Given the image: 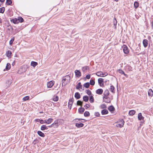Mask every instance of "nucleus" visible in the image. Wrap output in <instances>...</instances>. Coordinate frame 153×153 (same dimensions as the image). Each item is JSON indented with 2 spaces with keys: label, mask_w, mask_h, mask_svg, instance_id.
Here are the masks:
<instances>
[{
  "label": "nucleus",
  "mask_w": 153,
  "mask_h": 153,
  "mask_svg": "<svg viewBox=\"0 0 153 153\" xmlns=\"http://www.w3.org/2000/svg\"><path fill=\"white\" fill-rule=\"evenodd\" d=\"M15 64V62H13V63H12V65H14Z\"/></svg>",
  "instance_id": "774afa93"
},
{
  "label": "nucleus",
  "mask_w": 153,
  "mask_h": 153,
  "mask_svg": "<svg viewBox=\"0 0 153 153\" xmlns=\"http://www.w3.org/2000/svg\"><path fill=\"white\" fill-rule=\"evenodd\" d=\"M84 107L86 108L87 109L90 107V105L89 104H86L84 106Z\"/></svg>",
  "instance_id": "5fc2aeb1"
},
{
  "label": "nucleus",
  "mask_w": 153,
  "mask_h": 153,
  "mask_svg": "<svg viewBox=\"0 0 153 153\" xmlns=\"http://www.w3.org/2000/svg\"><path fill=\"white\" fill-rule=\"evenodd\" d=\"M98 83L100 86H102L103 85V84H102V85H101L102 83L103 82V79L102 78H99L98 79Z\"/></svg>",
  "instance_id": "a211bd4d"
},
{
  "label": "nucleus",
  "mask_w": 153,
  "mask_h": 153,
  "mask_svg": "<svg viewBox=\"0 0 153 153\" xmlns=\"http://www.w3.org/2000/svg\"><path fill=\"white\" fill-rule=\"evenodd\" d=\"M54 84V81L53 80L51 81L48 82L47 86L48 88L52 87Z\"/></svg>",
  "instance_id": "7ed1b4c3"
},
{
  "label": "nucleus",
  "mask_w": 153,
  "mask_h": 153,
  "mask_svg": "<svg viewBox=\"0 0 153 153\" xmlns=\"http://www.w3.org/2000/svg\"><path fill=\"white\" fill-rule=\"evenodd\" d=\"M82 85H81V82H79L78 83L77 85L76 86V89H78L79 88L82 89Z\"/></svg>",
  "instance_id": "bb28decb"
},
{
  "label": "nucleus",
  "mask_w": 153,
  "mask_h": 153,
  "mask_svg": "<svg viewBox=\"0 0 153 153\" xmlns=\"http://www.w3.org/2000/svg\"><path fill=\"white\" fill-rule=\"evenodd\" d=\"M5 1V0H0V1L1 2L3 3Z\"/></svg>",
  "instance_id": "e2e57ef3"
},
{
  "label": "nucleus",
  "mask_w": 153,
  "mask_h": 153,
  "mask_svg": "<svg viewBox=\"0 0 153 153\" xmlns=\"http://www.w3.org/2000/svg\"><path fill=\"white\" fill-rule=\"evenodd\" d=\"M26 71V68L24 67H22V68H20L19 69L18 73L20 74H22L23 73H24Z\"/></svg>",
  "instance_id": "20e7f679"
},
{
  "label": "nucleus",
  "mask_w": 153,
  "mask_h": 153,
  "mask_svg": "<svg viewBox=\"0 0 153 153\" xmlns=\"http://www.w3.org/2000/svg\"><path fill=\"white\" fill-rule=\"evenodd\" d=\"M83 102L80 100H78L77 102V105L82 106Z\"/></svg>",
  "instance_id": "37998d69"
},
{
  "label": "nucleus",
  "mask_w": 153,
  "mask_h": 153,
  "mask_svg": "<svg viewBox=\"0 0 153 153\" xmlns=\"http://www.w3.org/2000/svg\"><path fill=\"white\" fill-rule=\"evenodd\" d=\"M53 120L52 118H50L47 120H45V123L47 124H49L53 121Z\"/></svg>",
  "instance_id": "f8f14e48"
},
{
  "label": "nucleus",
  "mask_w": 153,
  "mask_h": 153,
  "mask_svg": "<svg viewBox=\"0 0 153 153\" xmlns=\"http://www.w3.org/2000/svg\"><path fill=\"white\" fill-rule=\"evenodd\" d=\"M124 123V121L123 119H121L118 121L116 123V126L120 128L122 127Z\"/></svg>",
  "instance_id": "f257e3e1"
},
{
  "label": "nucleus",
  "mask_w": 153,
  "mask_h": 153,
  "mask_svg": "<svg viewBox=\"0 0 153 153\" xmlns=\"http://www.w3.org/2000/svg\"><path fill=\"white\" fill-rule=\"evenodd\" d=\"M58 100L59 97L57 96H54L53 99V100L55 102L57 101Z\"/></svg>",
  "instance_id": "58836bf2"
},
{
  "label": "nucleus",
  "mask_w": 153,
  "mask_h": 153,
  "mask_svg": "<svg viewBox=\"0 0 153 153\" xmlns=\"http://www.w3.org/2000/svg\"><path fill=\"white\" fill-rule=\"evenodd\" d=\"M152 28H153V21L152 23Z\"/></svg>",
  "instance_id": "69168bd1"
},
{
  "label": "nucleus",
  "mask_w": 153,
  "mask_h": 153,
  "mask_svg": "<svg viewBox=\"0 0 153 153\" xmlns=\"http://www.w3.org/2000/svg\"><path fill=\"white\" fill-rule=\"evenodd\" d=\"M113 23L114 25V26L115 27L114 28L115 29L116 28V25L117 23V21L116 20V18L114 17L113 21Z\"/></svg>",
  "instance_id": "2eb2a0df"
},
{
  "label": "nucleus",
  "mask_w": 153,
  "mask_h": 153,
  "mask_svg": "<svg viewBox=\"0 0 153 153\" xmlns=\"http://www.w3.org/2000/svg\"><path fill=\"white\" fill-rule=\"evenodd\" d=\"M90 113L88 111H86L84 113V116L85 117H88L90 116Z\"/></svg>",
  "instance_id": "ea45409f"
},
{
  "label": "nucleus",
  "mask_w": 153,
  "mask_h": 153,
  "mask_svg": "<svg viewBox=\"0 0 153 153\" xmlns=\"http://www.w3.org/2000/svg\"><path fill=\"white\" fill-rule=\"evenodd\" d=\"M109 94V92L108 90L107 89L105 90L104 92V96H108Z\"/></svg>",
  "instance_id": "c9c22d12"
},
{
  "label": "nucleus",
  "mask_w": 153,
  "mask_h": 153,
  "mask_svg": "<svg viewBox=\"0 0 153 153\" xmlns=\"http://www.w3.org/2000/svg\"><path fill=\"white\" fill-rule=\"evenodd\" d=\"M123 47L124 53L125 54H128L129 53V51L126 45H124Z\"/></svg>",
  "instance_id": "39448f33"
},
{
  "label": "nucleus",
  "mask_w": 153,
  "mask_h": 153,
  "mask_svg": "<svg viewBox=\"0 0 153 153\" xmlns=\"http://www.w3.org/2000/svg\"><path fill=\"white\" fill-rule=\"evenodd\" d=\"M89 101L91 103H93L94 102V98L93 96L91 95L90 97Z\"/></svg>",
  "instance_id": "7c9ffc66"
},
{
  "label": "nucleus",
  "mask_w": 153,
  "mask_h": 153,
  "mask_svg": "<svg viewBox=\"0 0 153 153\" xmlns=\"http://www.w3.org/2000/svg\"><path fill=\"white\" fill-rule=\"evenodd\" d=\"M5 8L4 7L0 8V13H3L4 11Z\"/></svg>",
  "instance_id": "49530a36"
},
{
  "label": "nucleus",
  "mask_w": 153,
  "mask_h": 153,
  "mask_svg": "<svg viewBox=\"0 0 153 153\" xmlns=\"http://www.w3.org/2000/svg\"><path fill=\"white\" fill-rule=\"evenodd\" d=\"M100 107L101 109H105L106 108H107L106 105L105 104H103L101 105L100 106Z\"/></svg>",
  "instance_id": "f704fd0d"
},
{
  "label": "nucleus",
  "mask_w": 153,
  "mask_h": 153,
  "mask_svg": "<svg viewBox=\"0 0 153 153\" xmlns=\"http://www.w3.org/2000/svg\"><path fill=\"white\" fill-rule=\"evenodd\" d=\"M83 86L86 88H88L90 86L89 83V82L85 83L84 84Z\"/></svg>",
  "instance_id": "4c0bfd02"
},
{
  "label": "nucleus",
  "mask_w": 153,
  "mask_h": 153,
  "mask_svg": "<svg viewBox=\"0 0 153 153\" xmlns=\"http://www.w3.org/2000/svg\"><path fill=\"white\" fill-rule=\"evenodd\" d=\"M107 100H105L104 101L105 102L107 103H110L111 101H110V98H108V99H107Z\"/></svg>",
  "instance_id": "864d4df0"
},
{
  "label": "nucleus",
  "mask_w": 153,
  "mask_h": 153,
  "mask_svg": "<svg viewBox=\"0 0 153 153\" xmlns=\"http://www.w3.org/2000/svg\"><path fill=\"white\" fill-rule=\"evenodd\" d=\"M74 96L76 99H78L80 98V95L78 92H76Z\"/></svg>",
  "instance_id": "aec40b11"
},
{
  "label": "nucleus",
  "mask_w": 153,
  "mask_h": 153,
  "mask_svg": "<svg viewBox=\"0 0 153 153\" xmlns=\"http://www.w3.org/2000/svg\"><path fill=\"white\" fill-rule=\"evenodd\" d=\"M95 83V82L94 80L93 79H91L90 80L89 84H90L91 85H94Z\"/></svg>",
  "instance_id": "c03bdc74"
},
{
  "label": "nucleus",
  "mask_w": 153,
  "mask_h": 153,
  "mask_svg": "<svg viewBox=\"0 0 153 153\" xmlns=\"http://www.w3.org/2000/svg\"><path fill=\"white\" fill-rule=\"evenodd\" d=\"M40 120L39 119H36L35 120V121L36 122H40Z\"/></svg>",
  "instance_id": "bf43d9fd"
},
{
  "label": "nucleus",
  "mask_w": 153,
  "mask_h": 153,
  "mask_svg": "<svg viewBox=\"0 0 153 153\" xmlns=\"http://www.w3.org/2000/svg\"><path fill=\"white\" fill-rule=\"evenodd\" d=\"M7 56L8 57H10L12 53L10 51H8L6 52Z\"/></svg>",
  "instance_id": "473e14b6"
},
{
  "label": "nucleus",
  "mask_w": 153,
  "mask_h": 153,
  "mask_svg": "<svg viewBox=\"0 0 153 153\" xmlns=\"http://www.w3.org/2000/svg\"><path fill=\"white\" fill-rule=\"evenodd\" d=\"M108 96H104L103 97V99H108V98H109V97H108Z\"/></svg>",
  "instance_id": "6e6d98bb"
},
{
  "label": "nucleus",
  "mask_w": 153,
  "mask_h": 153,
  "mask_svg": "<svg viewBox=\"0 0 153 153\" xmlns=\"http://www.w3.org/2000/svg\"><path fill=\"white\" fill-rule=\"evenodd\" d=\"M117 71L121 74H123L126 77H127L128 76L127 74H126L121 69H119Z\"/></svg>",
  "instance_id": "6e6552de"
},
{
  "label": "nucleus",
  "mask_w": 153,
  "mask_h": 153,
  "mask_svg": "<svg viewBox=\"0 0 153 153\" xmlns=\"http://www.w3.org/2000/svg\"><path fill=\"white\" fill-rule=\"evenodd\" d=\"M82 120V119H75V120H76V121L77 122H78V121H76V120Z\"/></svg>",
  "instance_id": "0e129e2a"
},
{
  "label": "nucleus",
  "mask_w": 153,
  "mask_h": 153,
  "mask_svg": "<svg viewBox=\"0 0 153 153\" xmlns=\"http://www.w3.org/2000/svg\"><path fill=\"white\" fill-rule=\"evenodd\" d=\"M86 78L87 79H89L90 78V75H87L86 76Z\"/></svg>",
  "instance_id": "13d9d810"
},
{
  "label": "nucleus",
  "mask_w": 153,
  "mask_h": 153,
  "mask_svg": "<svg viewBox=\"0 0 153 153\" xmlns=\"http://www.w3.org/2000/svg\"><path fill=\"white\" fill-rule=\"evenodd\" d=\"M75 75L77 77H79L81 76V74L80 71L79 70H76L75 71Z\"/></svg>",
  "instance_id": "423d86ee"
},
{
  "label": "nucleus",
  "mask_w": 153,
  "mask_h": 153,
  "mask_svg": "<svg viewBox=\"0 0 153 153\" xmlns=\"http://www.w3.org/2000/svg\"><path fill=\"white\" fill-rule=\"evenodd\" d=\"M83 100L85 102H88L89 100L88 97L87 96H84L83 98Z\"/></svg>",
  "instance_id": "c85d7f7f"
},
{
  "label": "nucleus",
  "mask_w": 153,
  "mask_h": 153,
  "mask_svg": "<svg viewBox=\"0 0 153 153\" xmlns=\"http://www.w3.org/2000/svg\"><path fill=\"white\" fill-rule=\"evenodd\" d=\"M39 123H40L41 124L45 123V120H40Z\"/></svg>",
  "instance_id": "4d7b16f0"
},
{
  "label": "nucleus",
  "mask_w": 153,
  "mask_h": 153,
  "mask_svg": "<svg viewBox=\"0 0 153 153\" xmlns=\"http://www.w3.org/2000/svg\"><path fill=\"white\" fill-rule=\"evenodd\" d=\"M103 92V90L102 89H98L96 91V94L100 95Z\"/></svg>",
  "instance_id": "9b49d317"
},
{
  "label": "nucleus",
  "mask_w": 153,
  "mask_h": 153,
  "mask_svg": "<svg viewBox=\"0 0 153 153\" xmlns=\"http://www.w3.org/2000/svg\"><path fill=\"white\" fill-rule=\"evenodd\" d=\"M37 65L38 63L32 61L31 62V65L33 66V67H35Z\"/></svg>",
  "instance_id": "c756f323"
},
{
  "label": "nucleus",
  "mask_w": 153,
  "mask_h": 153,
  "mask_svg": "<svg viewBox=\"0 0 153 153\" xmlns=\"http://www.w3.org/2000/svg\"><path fill=\"white\" fill-rule=\"evenodd\" d=\"M65 78L63 77V79L62 80V86H65L66 84L68 83V82H66V80H64Z\"/></svg>",
  "instance_id": "4468645a"
},
{
  "label": "nucleus",
  "mask_w": 153,
  "mask_h": 153,
  "mask_svg": "<svg viewBox=\"0 0 153 153\" xmlns=\"http://www.w3.org/2000/svg\"><path fill=\"white\" fill-rule=\"evenodd\" d=\"M72 105V104H71V105H70V104H68V108H70V109H71V108Z\"/></svg>",
  "instance_id": "052dcab7"
},
{
  "label": "nucleus",
  "mask_w": 153,
  "mask_h": 153,
  "mask_svg": "<svg viewBox=\"0 0 153 153\" xmlns=\"http://www.w3.org/2000/svg\"><path fill=\"white\" fill-rule=\"evenodd\" d=\"M84 124L82 123H76V126L78 128L82 127L84 126Z\"/></svg>",
  "instance_id": "dca6fc26"
},
{
  "label": "nucleus",
  "mask_w": 153,
  "mask_h": 153,
  "mask_svg": "<svg viewBox=\"0 0 153 153\" xmlns=\"http://www.w3.org/2000/svg\"><path fill=\"white\" fill-rule=\"evenodd\" d=\"M11 21L14 24H18L19 23V20L18 19L15 18L11 20Z\"/></svg>",
  "instance_id": "ddd939ff"
},
{
  "label": "nucleus",
  "mask_w": 153,
  "mask_h": 153,
  "mask_svg": "<svg viewBox=\"0 0 153 153\" xmlns=\"http://www.w3.org/2000/svg\"><path fill=\"white\" fill-rule=\"evenodd\" d=\"M2 22V19L0 18V23Z\"/></svg>",
  "instance_id": "338daca9"
},
{
  "label": "nucleus",
  "mask_w": 153,
  "mask_h": 153,
  "mask_svg": "<svg viewBox=\"0 0 153 153\" xmlns=\"http://www.w3.org/2000/svg\"><path fill=\"white\" fill-rule=\"evenodd\" d=\"M10 64L9 63H7L6 67V69L7 70H9L10 68Z\"/></svg>",
  "instance_id": "e433bc0d"
},
{
  "label": "nucleus",
  "mask_w": 153,
  "mask_h": 153,
  "mask_svg": "<svg viewBox=\"0 0 153 153\" xmlns=\"http://www.w3.org/2000/svg\"><path fill=\"white\" fill-rule=\"evenodd\" d=\"M127 67L128 71H132V68L131 66H127Z\"/></svg>",
  "instance_id": "3c124183"
},
{
  "label": "nucleus",
  "mask_w": 153,
  "mask_h": 153,
  "mask_svg": "<svg viewBox=\"0 0 153 153\" xmlns=\"http://www.w3.org/2000/svg\"><path fill=\"white\" fill-rule=\"evenodd\" d=\"M89 68L88 66H85L82 67V71L85 73L86 72V71L89 70Z\"/></svg>",
  "instance_id": "0eeeda50"
},
{
  "label": "nucleus",
  "mask_w": 153,
  "mask_h": 153,
  "mask_svg": "<svg viewBox=\"0 0 153 153\" xmlns=\"http://www.w3.org/2000/svg\"><path fill=\"white\" fill-rule=\"evenodd\" d=\"M108 110L111 112L115 110V108L112 105H111L109 106L108 108Z\"/></svg>",
  "instance_id": "4be33fe9"
},
{
  "label": "nucleus",
  "mask_w": 153,
  "mask_h": 153,
  "mask_svg": "<svg viewBox=\"0 0 153 153\" xmlns=\"http://www.w3.org/2000/svg\"><path fill=\"white\" fill-rule=\"evenodd\" d=\"M63 77L65 79L64 80H66V82H68V83H69V82H70L71 77L69 75H67Z\"/></svg>",
  "instance_id": "9d476101"
},
{
  "label": "nucleus",
  "mask_w": 153,
  "mask_h": 153,
  "mask_svg": "<svg viewBox=\"0 0 153 153\" xmlns=\"http://www.w3.org/2000/svg\"><path fill=\"white\" fill-rule=\"evenodd\" d=\"M48 129V127L45 125H42L41 128V129L42 131H44Z\"/></svg>",
  "instance_id": "a878e982"
},
{
  "label": "nucleus",
  "mask_w": 153,
  "mask_h": 153,
  "mask_svg": "<svg viewBox=\"0 0 153 153\" xmlns=\"http://www.w3.org/2000/svg\"><path fill=\"white\" fill-rule=\"evenodd\" d=\"M138 118L139 120H143L144 117L142 116L141 113H139L138 114Z\"/></svg>",
  "instance_id": "f3484780"
},
{
  "label": "nucleus",
  "mask_w": 153,
  "mask_h": 153,
  "mask_svg": "<svg viewBox=\"0 0 153 153\" xmlns=\"http://www.w3.org/2000/svg\"><path fill=\"white\" fill-rule=\"evenodd\" d=\"M101 113L102 115L106 114L108 113V111L106 109H104L102 110Z\"/></svg>",
  "instance_id": "b1692460"
},
{
  "label": "nucleus",
  "mask_w": 153,
  "mask_h": 153,
  "mask_svg": "<svg viewBox=\"0 0 153 153\" xmlns=\"http://www.w3.org/2000/svg\"><path fill=\"white\" fill-rule=\"evenodd\" d=\"M135 113V111L134 110H131L129 112V114L131 116L134 115Z\"/></svg>",
  "instance_id": "2f4dec72"
},
{
  "label": "nucleus",
  "mask_w": 153,
  "mask_h": 153,
  "mask_svg": "<svg viewBox=\"0 0 153 153\" xmlns=\"http://www.w3.org/2000/svg\"><path fill=\"white\" fill-rule=\"evenodd\" d=\"M74 100V98H72L71 99H70L69 100V102L68 104H70V105L72 104V103H73V101Z\"/></svg>",
  "instance_id": "a18cd8bd"
},
{
  "label": "nucleus",
  "mask_w": 153,
  "mask_h": 153,
  "mask_svg": "<svg viewBox=\"0 0 153 153\" xmlns=\"http://www.w3.org/2000/svg\"><path fill=\"white\" fill-rule=\"evenodd\" d=\"M148 41L147 40L145 39L143 41V46L145 48H146L147 47L148 45Z\"/></svg>",
  "instance_id": "1a4fd4ad"
},
{
  "label": "nucleus",
  "mask_w": 153,
  "mask_h": 153,
  "mask_svg": "<svg viewBox=\"0 0 153 153\" xmlns=\"http://www.w3.org/2000/svg\"><path fill=\"white\" fill-rule=\"evenodd\" d=\"M12 2L11 0H7L6 3L7 5H11L12 4Z\"/></svg>",
  "instance_id": "a19ab883"
},
{
  "label": "nucleus",
  "mask_w": 153,
  "mask_h": 153,
  "mask_svg": "<svg viewBox=\"0 0 153 153\" xmlns=\"http://www.w3.org/2000/svg\"><path fill=\"white\" fill-rule=\"evenodd\" d=\"M52 124H53L54 127L56 128L58 127V120H56Z\"/></svg>",
  "instance_id": "cd10ccee"
},
{
  "label": "nucleus",
  "mask_w": 153,
  "mask_h": 153,
  "mask_svg": "<svg viewBox=\"0 0 153 153\" xmlns=\"http://www.w3.org/2000/svg\"><path fill=\"white\" fill-rule=\"evenodd\" d=\"M108 74L107 72H105L103 73L102 71H99L97 73L96 75L100 77H104L106 76Z\"/></svg>",
  "instance_id": "f03ea898"
},
{
  "label": "nucleus",
  "mask_w": 153,
  "mask_h": 153,
  "mask_svg": "<svg viewBox=\"0 0 153 153\" xmlns=\"http://www.w3.org/2000/svg\"><path fill=\"white\" fill-rule=\"evenodd\" d=\"M18 19L19 20V22H22L24 21L23 18L19 16L18 17Z\"/></svg>",
  "instance_id": "79ce46f5"
},
{
  "label": "nucleus",
  "mask_w": 153,
  "mask_h": 153,
  "mask_svg": "<svg viewBox=\"0 0 153 153\" xmlns=\"http://www.w3.org/2000/svg\"><path fill=\"white\" fill-rule=\"evenodd\" d=\"M139 3L137 1H135L134 3V7L135 9H137L139 6Z\"/></svg>",
  "instance_id": "393cba45"
},
{
  "label": "nucleus",
  "mask_w": 153,
  "mask_h": 153,
  "mask_svg": "<svg viewBox=\"0 0 153 153\" xmlns=\"http://www.w3.org/2000/svg\"><path fill=\"white\" fill-rule=\"evenodd\" d=\"M110 90V91L112 93H115V91L114 90V87L113 86V85L111 86Z\"/></svg>",
  "instance_id": "72a5a7b5"
},
{
  "label": "nucleus",
  "mask_w": 153,
  "mask_h": 153,
  "mask_svg": "<svg viewBox=\"0 0 153 153\" xmlns=\"http://www.w3.org/2000/svg\"><path fill=\"white\" fill-rule=\"evenodd\" d=\"M85 109L84 108H80L78 109L79 112V114H82L84 112Z\"/></svg>",
  "instance_id": "5701e85b"
},
{
  "label": "nucleus",
  "mask_w": 153,
  "mask_h": 153,
  "mask_svg": "<svg viewBox=\"0 0 153 153\" xmlns=\"http://www.w3.org/2000/svg\"><path fill=\"white\" fill-rule=\"evenodd\" d=\"M54 127V126H53V124H52L51 125L48 126V127H49L50 128H51V127Z\"/></svg>",
  "instance_id": "680f3d73"
},
{
  "label": "nucleus",
  "mask_w": 153,
  "mask_h": 153,
  "mask_svg": "<svg viewBox=\"0 0 153 153\" xmlns=\"http://www.w3.org/2000/svg\"><path fill=\"white\" fill-rule=\"evenodd\" d=\"M29 97L28 96H26L24 97L23 98V100L24 101H25L28 100L29 99Z\"/></svg>",
  "instance_id": "09e8293b"
},
{
  "label": "nucleus",
  "mask_w": 153,
  "mask_h": 153,
  "mask_svg": "<svg viewBox=\"0 0 153 153\" xmlns=\"http://www.w3.org/2000/svg\"><path fill=\"white\" fill-rule=\"evenodd\" d=\"M37 134L39 136L42 137H44L45 136L44 134L40 131H37Z\"/></svg>",
  "instance_id": "6ab92c4d"
},
{
  "label": "nucleus",
  "mask_w": 153,
  "mask_h": 153,
  "mask_svg": "<svg viewBox=\"0 0 153 153\" xmlns=\"http://www.w3.org/2000/svg\"><path fill=\"white\" fill-rule=\"evenodd\" d=\"M94 115L95 116L98 117L100 115V114L98 112H95L94 114Z\"/></svg>",
  "instance_id": "603ef678"
},
{
  "label": "nucleus",
  "mask_w": 153,
  "mask_h": 153,
  "mask_svg": "<svg viewBox=\"0 0 153 153\" xmlns=\"http://www.w3.org/2000/svg\"><path fill=\"white\" fill-rule=\"evenodd\" d=\"M148 94L149 96L152 97L153 96V91L152 90L150 89L149 90L148 92Z\"/></svg>",
  "instance_id": "412c9836"
},
{
  "label": "nucleus",
  "mask_w": 153,
  "mask_h": 153,
  "mask_svg": "<svg viewBox=\"0 0 153 153\" xmlns=\"http://www.w3.org/2000/svg\"><path fill=\"white\" fill-rule=\"evenodd\" d=\"M86 92L87 93V94L89 95H91V91L89 89H88V90H86Z\"/></svg>",
  "instance_id": "de8ad7c7"
},
{
  "label": "nucleus",
  "mask_w": 153,
  "mask_h": 153,
  "mask_svg": "<svg viewBox=\"0 0 153 153\" xmlns=\"http://www.w3.org/2000/svg\"><path fill=\"white\" fill-rule=\"evenodd\" d=\"M14 40V38H13V39H11L10 40V42H9V44L10 45H12Z\"/></svg>",
  "instance_id": "8fccbe9b"
}]
</instances>
